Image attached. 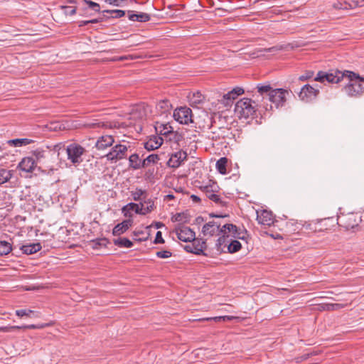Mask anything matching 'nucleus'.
<instances>
[{"label": "nucleus", "instance_id": "f257e3e1", "mask_svg": "<svg viewBox=\"0 0 364 364\" xmlns=\"http://www.w3.org/2000/svg\"><path fill=\"white\" fill-rule=\"evenodd\" d=\"M345 78L350 81L358 80V82H364V77L358 74L349 70L341 71L338 70H331L329 73L320 71L317 73L314 80L321 82L326 81L330 83H338Z\"/></svg>", "mask_w": 364, "mask_h": 364}, {"label": "nucleus", "instance_id": "f03ea898", "mask_svg": "<svg viewBox=\"0 0 364 364\" xmlns=\"http://www.w3.org/2000/svg\"><path fill=\"white\" fill-rule=\"evenodd\" d=\"M54 150L58 151V154L60 151H65L68 160L75 166L79 165L83 161L82 156L86 152L85 149L77 143H71L67 146L60 143L55 146Z\"/></svg>", "mask_w": 364, "mask_h": 364}, {"label": "nucleus", "instance_id": "7ed1b4c3", "mask_svg": "<svg viewBox=\"0 0 364 364\" xmlns=\"http://www.w3.org/2000/svg\"><path fill=\"white\" fill-rule=\"evenodd\" d=\"M257 106V105H256L254 100L244 97L235 104V114L240 119L253 118L256 114Z\"/></svg>", "mask_w": 364, "mask_h": 364}, {"label": "nucleus", "instance_id": "20e7f679", "mask_svg": "<svg viewBox=\"0 0 364 364\" xmlns=\"http://www.w3.org/2000/svg\"><path fill=\"white\" fill-rule=\"evenodd\" d=\"M289 94L290 92L285 89H274L272 93L269 95V100L272 102L277 108L282 107L285 105L287 97Z\"/></svg>", "mask_w": 364, "mask_h": 364}, {"label": "nucleus", "instance_id": "39448f33", "mask_svg": "<svg viewBox=\"0 0 364 364\" xmlns=\"http://www.w3.org/2000/svg\"><path fill=\"white\" fill-rule=\"evenodd\" d=\"M127 146L119 144L113 146L110 151L105 155V157L108 161L116 162L125 158L127 156Z\"/></svg>", "mask_w": 364, "mask_h": 364}, {"label": "nucleus", "instance_id": "423d86ee", "mask_svg": "<svg viewBox=\"0 0 364 364\" xmlns=\"http://www.w3.org/2000/svg\"><path fill=\"white\" fill-rule=\"evenodd\" d=\"M216 188H218V186L215 185L205 186L203 188V191L209 200L214 202L216 205L223 207L226 205V202L216 193Z\"/></svg>", "mask_w": 364, "mask_h": 364}, {"label": "nucleus", "instance_id": "0eeeda50", "mask_svg": "<svg viewBox=\"0 0 364 364\" xmlns=\"http://www.w3.org/2000/svg\"><path fill=\"white\" fill-rule=\"evenodd\" d=\"M345 93L350 97H360L364 93V87L356 81H350L343 87Z\"/></svg>", "mask_w": 364, "mask_h": 364}, {"label": "nucleus", "instance_id": "6e6552de", "mask_svg": "<svg viewBox=\"0 0 364 364\" xmlns=\"http://www.w3.org/2000/svg\"><path fill=\"white\" fill-rule=\"evenodd\" d=\"M221 224L215 221H210L205 223L202 229V232L205 236H215L221 234Z\"/></svg>", "mask_w": 364, "mask_h": 364}, {"label": "nucleus", "instance_id": "1a4fd4ad", "mask_svg": "<svg viewBox=\"0 0 364 364\" xmlns=\"http://www.w3.org/2000/svg\"><path fill=\"white\" fill-rule=\"evenodd\" d=\"M319 90L310 85H305L301 90L299 97L301 100L309 101L313 97H316L318 94Z\"/></svg>", "mask_w": 364, "mask_h": 364}, {"label": "nucleus", "instance_id": "9d476101", "mask_svg": "<svg viewBox=\"0 0 364 364\" xmlns=\"http://www.w3.org/2000/svg\"><path fill=\"white\" fill-rule=\"evenodd\" d=\"M186 95V100L191 107H197L198 105L201 104L204 100V96L198 90L188 91L183 93Z\"/></svg>", "mask_w": 364, "mask_h": 364}, {"label": "nucleus", "instance_id": "9b49d317", "mask_svg": "<svg viewBox=\"0 0 364 364\" xmlns=\"http://www.w3.org/2000/svg\"><path fill=\"white\" fill-rule=\"evenodd\" d=\"M190 244H188L183 246V250L190 253H193L195 255H200L205 248V243L201 240H197L194 241L189 242Z\"/></svg>", "mask_w": 364, "mask_h": 364}, {"label": "nucleus", "instance_id": "f8f14e48", "mask_svg": "<svg viewBox=\"0 0 364 364\" xmlns=\"http://www.w3.org/2000/svg\"><path fill=\"white\" fill-rule=\"evenodd\" d=\"M36 166V161L31 156L24 157L18 164V167L24 172H33Z\"/></svg>", "mask_w": 364, "mask_h": 364}, {"label": "nucleus", "instance_id": "ddd939ff", "mask_svg": "<svg viewBox=\"0 0 364 364\" xmlns=\"http://www.w3.org/2000/svg\"><path fill=\"white\" fill-rule=\"evenodd\" d=\"M257 220L259 224L270 226L274 223V218L272 212L264 210L260 213H257Z\"/></svg>", "mask_w": 364, "mask_h": 364}, {"label": "nucleus", "instance_id": "4468645a", "mask_svg": "<svg viewBox=\"0 0 364 364\" xmlns=\"http://www.w3.org/2000/svg\"><path fill=\"white\" fill-rule=\"evenodd\" d=\"M114 142V138L111 135H105L100 136L95 143V147L98 150H104L111 146Z\"/></svg>", "mask_w": 364, "mask_h": 364}, {"label": "nucleus", "instance_id": "2eb2a0df", "mask_svg": "<svg viewBox=\"0 0 364 364\" xmlns=\"http://www.w3.org/2000/svg\"><path fill=\"white\" fill-rule=\"evenodd\" d=\"M171 105L168 100H161L156 106V112L160 116L171 114Z\"/></svg>", "mask_w": 364, "mask_h": 364}, {"label": "nucleus", "instance_id": "dca6fc26", "mask_svg": "<svg viewBox=\"0 0 364 364\" xmlns=\"http://www.w3.org/2000/svg\"><path fill=\"white\" fill-rule=\"evenodd\" d=\"M154 128L156 132L161 135H167L173 132V127L169 122L163 123L156 122Z\"/></svg>", "mask_w": 364, "mask_h": 364}, {"label": "nucleus", "instance_id": "f3484780", "mask_svg": "<svg viewBox=\"0 0 364 364\" xmlns=\"http://www.w3.org/2000/svg\"><path fill=\"white\" fill-rule=\"evenodd\" d=\"M128 18L132 21L147 22L151 19L149 14L146 13H134L133 11H128Z\"/></svg>", "mask_w": 364, "mask_h": 364}, {"label": "nucleus", "instance_id": "a211bd4d", "mask_svg": "<svg viewBox=\"0 0 364 364\" xmlns=\"http://www.w3.org/2000/svg\"><path fill=\"white\" fill-rule=\"evenodd\" d=\"M256 93L258 94V96L262 97V99L264 97L269 98V95L272 93L274 89L271 87L269 84H258L256 87Z\"/></svg>", "mask_w": 364, "mask_h": 364}, {"label": "nucleus", "instance_id": "6ab92c4d", "mask_svg": "<svg viewBox=\"0 0 364 364\" xmlns=\"http://www.w3.org/2000/svg\"><path fill=\"white\" fill-rule=\"evenodd\" d=\"M132 220H125L123 222L118 223L112 230V234L115 236L120 235L125 232L132 225Z\"/></svg>", "mask_w": 364, "mask_h": 364}, {"label": "nucleus", "instance_id": "aec40b11", "mask_svg": "<svg viewBox=\"0 0 364 364\" xmlns=\"http://www.w3.org/2000/svg\"><path fill=\"white\" fill-rule=\"evenodd\" d=\"M162 143L163 139L161 137L154 136L146 141L144 145L147 151H153L159 148Z\"/></svg>", "mask_w": 364, "mask_h": 364}, {"label": "nucleus", "instance_id": "412c9836", "mask_svg": "<svg viewBox=\"0 0 364 364\" xmlns=\"http://www.w3.org/2000/svg\"><path fill=\"white\" fill-rule=\"evenodd\" d=\"M244 93V90L241 87H235L231 91L223 95V103L228 105L229 102L235 100L237 96L241 95Z\"/></svg>", "mask_w": 364, "mask_h": 364}, {"label": "nucleus", "instance_id": "4be33fe9", "mask_svg": "<svg viewBox=\"0 0 364 364\" xmlns=\"http://www.w3.org/2000/svg\"><path fill=\"white\" fill-rule=\"evenodd\" d=\"M181 152L178 151L171 154L169 160L167 162V164L169 167L178 168L181 166Z\"/></svg>", "mask_w": 364, "mask_h": 364}, {"label": "nucleus", "instance_id": "5701e85b", "mask_svg": "<svg viewBox=\"0 0 364 364\" xmlns=\"http://www.w3.org/2000/svg\"><path fill=\"white\" fill-rule=\"evenodd\" d=\"M33 142L32 139L27 138L14 139L6 141V144L11 146L21 147L28 145Z\"/></svg>", "mask_w": 364, "mask_h": 364}, {"label": "nucleus", "instance_id": "b1692460", "mask_svg": "<svg viewBox=\"0 0 364 364\" xmlns=\"http://www.w3.org/2000/svg\"><path fill=\"white\" fill-rule=\"evenodd\" d=\"M129 166L133 169H139L141 168H144L143 161L139 159V156L137 154H132L129 158Z\"/></svg>", "mask_w": 364, "mask_h": 364}, {"label": "nucleus", "instance_id": "393cba45", "mask_svg": "<svg viewBox=\"0 0 364 364\" xmlns=\"http://www.w3.org/2000/svg\"><path fill=\"white\" fill-rule=\"evenodd\" d=\"M41 249V245L40 243L29 244V245H23L21 247V250L23 251V252L26 255L34 254V253L40 251Z\"/></svg>", "mask_w": 364, "mask_h": 364}, {"label": "nucleus", "instance_id": "a878e982", "mask_svg": "<svg viewBox=\"0 0 364 364\" xmlns=\"http://www.w3.org/2000/svg\"><path fill=\"white\" fill-rule=\"evenodd\" d=\"M84 126L85 127L92 128V129L108 128V127L111 128L112 127L111 123H109L107 122L100 121L98 119H95V120H93V122L85 123V124H84Z\"/></svg>", "mask_w": 364, "mask_h": 364}, {"label": "nucleus", "instance_id": "bb28decb", "mask_svg": "<svg viewBox=\"0 0 364 364\" xmlns=\"http://www.w3.org/2000/svg\"><path fill=\"white\" fill-rule=\"evenodd\" d=\"M221 235L222 236L218 239L215 245L217 247L218 251L224 252V248H228V245L229 243V235L225 234Z\"/></svg>", "mask_w": 364, "mask_h": 364}, {"label": "nucleus", "instance_id": "cd10ccee", "mask_svg": "<svg viewBox=\"0 0 364 364\" xmlns=\"http://www.w3.org/2000/svg\"><path fill=\"white\" fill-rule=\"evenodd\" d=\"M154 202L151 200H146V199L141 202V215H146L151 212L154 209Z\"/></svg>", "mask_w": 364, "mask_h": 364}, {"label": "nucleus", "instance_id": "c85d7f7f", "mask_svg": "<svg viewBox=\"0 0 364 364\" xmlns=\"http://www.w3.org/2000/svg\"><path fill=\"white\" fill-rule=\"evenodd\" d=\"M199 240L196 237L195 232L188 227H183V242H188Z\"/></svg>", "mask_w": 364, "mask_h": 364}, {"label": "nucleus", "instance_id": "c756f323", "mask_svg": "<svg viewBox=\"0 0 364 364\" xmlns=\"http://www.w3.org/2000/svg\"><path fill=\"white\" fill-rule=\"evenodd\" d=\"M146 191H143L140 188H136L135 191H131V196L134 200L136 201H144L146 198Z\"/></svg>", "mask_w": 364, "mask_h": 364}, {"label": "nucleus", "instance_id": "7c9ffc66", "mask_svg": "<svg viewBox=\"0 0 364 364\" xmlns=\"http://www.w3.org/2000/svg\"><path fill=\"white\" fill-rule=\"evenodd\" d=\"M237 228L233 224H225L221 227V234L228 235V233L232 232L233 237H237Z\"/></svg>", "mask_w": 364, "mask_h": 364}, {"label": "nucleus", "instance_id": "2f4dec72", "mask_svg": "<svg viewBox=\"0 0 364 364\" xmlns=\"http://www.w3.org/2000/svg\"><path fill=\"white\" fill-rule=\"evenodd\" d=\"M227 164L228 159L226 157H222L216 162V169L220 173L223 175L227 173Z\"/></svg>", "mask_w": 364, "mask_h": 364}, {"label": "nucleus", "instance_id": "473e14b6", "mask_svg": "<svg viewBox=\"0 0 364 364\" xmlns=\"http://www.w3.org/2000/svg\"><path fill=\"white\" fill-rule=\"evenodd\" d=\"M114 244L120 247L130 248L133 246L132 242L126 237H119L114 240Z\"/></svg>", "mask_w": 364, "mask_h": 364}, {"label": "nucleus", "instance_id": "72a5a7b5", "mask_svg": "<svg viewBox=\"0 0 364 364\" xmlns=\"http://www.w3.org/2000/svg\"><path fill=\"white\" fill-rule=\"evenodd\" d=\"M12 171L0 168V185L8 182L12 177Z\"/></svg>", "mask_w": 364, "mask_h": 364}, {"label": "nucleus", "instance_id": "f704fd0d", "mask_svg": "<svg viewBox=\"0 0 364 364\" xmlns=\"http://www.w3.org/2000/svg\"><path fill=\"white\" fill-rule=\"evenodd\" d=\"M242 247L241 243L237 240H232L229 238V243L228 245V252L230 253H235L238 252Z\"/></svg>", "mask_w": 364, "mask_h": 364}, {"label": "nucleus", "instance_id": "c9c22d12", "mask_svg": "<svg viewBox=\"0 0 364 364\" xmlns=\"http://www.w3.org/2000/svg\"><path fill=\"white\" fill-rule=\"evenodd\" d=\"M183 124H193L192 110L183 106Z\"/></svg>", "mask_w": 364, "mask_h": 364}, {"label": "nucleus", "instance_id": "e433bc0d", "mask_svg": "<svg viewBox=\"0 0 364 364\" xmlns=\"http://www.w3.org/2000/svg\"><path fill=\"white\" fill-rule=\"evenodd\" d=\"M12 250L11 245L6 241H0V256L6 255Z\"/></svg>", "mask_w": 364, "mask_h": 364}, {"label": "nucleus", "instance_id": "4c0bfd02", "mask_svg": "<svg viewBox=\"0 0 364 364\" xmlns=\"http://www.w3.org/2000/svg\"><path fill=\"white\" fill-rule=\"evenodd\" d=\"M159 160V155L155 154L149 155L146 159L143 160L144 168L148 166L151 164H156Z\"/></svg>", "mask_w": 364, "mask_h": 364}, {"label": "nucleus", "instance_id": "58836bf2", "mask_svg": "<svg viewBox=\"0 0 364 364\" xmlns=\"http://www.w3.org/2000/svg\"><path fill=\"white\" fill-rule=\"evenodd\" d=\"M343 304H325L321 307L325 311H336L345 307Z\"/></svg>", "mask_w": 364, "mask_h": 364}, {"label": "nucleus", "instance_id": "ea45409f", "mask_svg": "<svg viewBox=\"0 0 364 364\" xmlns=\"http://www.w3.org/2000/svg\"><path fill=\"white\" fill-rule=\"evenodd\" d=\"M127 209L128 210L134 211L136 213L141 214V203L139 204L129 203L123 208V211L126 210Z\"/></svg>", "mask_w": 364, "mask_h": 364}, {"label": "nucleus", "instance_id": "a19ab883", "mask_svg": "<svg viewBox=\"0 0 364 364\" xmlns=\"http://www.w3.org/2000/svg\"><path fill=\"white\" fill-rule=\"evenodd\" d=\"M200 165V161H198L197 160H195L194 162L192 164L191 168H189L187 171V173H183V177H188V176H193V173L196 172V170L199 168V166Z\"/></svg>", "mask_w": 364, "mask_h": 364}, {"label": "nucleus", "instance_id": "79ce46f5", "mask_svg": "<svg viewBox=\"0 0 364 364\" xmlns=\"http://www.w3.org/2000/svg\"><path fill=\"white\" fill-rule=\"evenodd\" d=\"M237 318V317L232 316H216L213 318H207L206 320H214L216 322L220 321H231L232 319Z\"/></svg>", "mask_w": 364, "mask_h": 364}, {"label": "nucleus", "instance_id": "37998d69", "mask_svg": "<svg viewBox=\"0 0 364 364\" xmlns=\"http://www.w3.org/2000/svg\"><path fill=\"white\" fill-rule=\"evenodd\" d=\"M33 156L35 157L33 158L35 161L37 162H39L42 159L45 157V151L42 149H36L34 150L33 152Z\"/></svg>", "mask_w": 364, "mask_h": 364}, {"label": "nucleus", "instance_id": "c03bdc74", "mask_svg": "<svg viewBox=\"0 0 364 364\" xmlns=\"http://www.w3.org/2000/svg\"><path fill=\"white\" fill-rule=\"evenodd\" d=\"M364 5V0H350L347 1V6L349 9H354L357 6H362Z\"/></svg>", "mask_w": 364, "mask_h": 364}, {"label": "nucleus", "instance_id": "a18cd8bd", "mask_svg": "<svg viewBox=\"0 0 364 364\" xmlns=\"http://www.w3.org/2000/svg\"><path fill=\"white\" fill-rule=\"evenodd\" d=\"M181 112H182V107H177L173 114V117L174 118L175 121L178 122L179 124H182Z\"/></svg>", "mask_w": 364, "mask_h": 364}, {"label": "nucleus", "instance_id": "49530a36", "mask_svg": "<svg viewBox=\"0 0 364 364\" xmlns=\"http://www.w3.org/2000/svg\"><path fill=\"white\" fill-rule=\"evenodd\" d=\"M33 314V311L30 309H19L16 311V315L19 317H22L24 316H31V314Z\"/></svg>", "mask_w": 364, "mask_h": 364}, {"label": "nucleus", "instance_id": "de8ad7c7", "mask_svg": "<svg viewBox=\"0 0 364 364\" xmlns=\"http://www.w3.org/2000/svg\"><path fill=\"white\" fill-rule=\"evenodd\" d=\"M84 1L88 4L89 7L92 9V10L100 12V6L99 4L95 3L94 1H90V0H84Z\"/></svg>", "mask_w": 364, "mask_h": 364}, {"label": "nucleus", "instance_id": "09e8293b", "mask_svg": "<svg viewBox=\"0 0 364 364\" xmlns=\"http://www.w3.org/2000/svg\"><path fill=\"white\" fill-rule=\"evenodd\" d=\"M318 223H308L304 225V228L307 230H311L312 232L321 231V228H318Z\"/></svg>", "mask_w": 364, "mask_h": 364}, {"label": "nucleus", "instance_id": "8fccbe9b", "mask_svg": "<svg viewBox=\"0 0 364 364\" xmlns=\"http://www.w3.org/2000/svg\"><path fill=\"white\" fill-rule=\"evenodd\" d=\"M333 7L335 9H343V10L348 9V7L347 6V1H343V2L337 1V2H335L333 4Z\"/></svg>", "mask_w": 364, "mask_h": 364}, {"label": "nucleus", "instance_id": "3c124183", "mask_svg": "<svg viewBox=\"0 0 364 364\" xmlns=\"http://www.w3.org/2000/svg\"><path fill=\"white\" fill-rule=\"evenodd\" d=\"M36 326H37L36 325L31 324V325H25V326H14L9 327V329H37Z\"/></svg>", "mask_w": 364, "mask_h": 364}, {"label": "nucleus", "instance_id": "603ef678", "mask_svg": "<svg viewBox=\"0 0 364 364\" xmlns=\"http://www.w3.org/2000/svg\"><path fill=\"white\" fill-rule=\"evenodd\" d=\"M93 242L95 245L94 247L97 248L98 247L106 246L107 240L106 238H100L93 241Z\"/></svg>", "mask_w": 364, "mask_h": 364}, {"label": "nucleus", "instance_id": "864d4df0", "mask_svg": "<svg viewBox=\"0 0 364 364\" xmlns=\"http://www.w3.org/2000/svg\"><path fill=\"white\" fill-rule=\"evenodd\" d=\"M62 9L65 10V13L67 15H74L76 13V8L73 6H63Z\"/></svg>", "mask_w": 364, "mask_h": 364}, {"label": "nucleus", "instance_id": "5fc2aeb1", "mask_svg": "<svg viewBox=\"0 0 364 364\" xmlns=\"http://www.w3.org/2000/svg\"><path fill=\"white\" fill-rule=\"evenodd\" d=\"M314 76V72L309 70L306 71L304 75L299 76V80L301 81H305L308 79L311 78Z\"/></svg>", "mask_w": 364, "mask_h": 364}, {"label": "nucleus", "instance_id": "6e6d98bb", "mask_svg": "<svg viewBox=\"0 0 364 364\" xmlns=\"http://www.w3.org/2000/svg\"><path fill=\"white\" fill-rule=\"evenodd\" d=\"M156 256L159 258H168L171 256V252L167 250L159 251L156 252Z\"/></svg>", "mask_w": 364, "mask_h": 364}, {"label": "nucleus", "instance_id": "4d7b16f0", "mask_svg": "<svg viewBox=\"0 0 364 364\" xmlns=\"http://www.w3.org/2000/svg\"><path fill=\"white\" fill-rule=\"evenodd\" d=\"M155 244H163L164 243V240L162 237V233L160 231H158L156 234L155 240L154 242Z\"/></svg>", "mask_w": 364, "mask_h": 364}, {"label": "nucleus", "instance_id": "13d9d810", "mask_svg": "<svg viewBox=\"0 0 364 364\" xmlns=\"http://www.w3.org/2000/svg\"><path fill=\"white\" fill-rule=\"evenodd\" d=\"M314 355V353H306V354H304L300 357H297L294 359L295 362L296 363H301L303 360H305L306 359H308L310 356Z\"/></svg>", "mask_w": 364, "mask_h": 364}, {"label": "nucleus", "instance_id": "bf43d9fd", "mask_svg": "<svg viewBox=\"0 0 364 364\" xmlns=\"http://www.w3.org/2000/svg\"><path fill=\"white\" fill-rule=\"evenodd\" d=\"M107 12H109L111 14H114L115 18H120L124 16L125 11L122 10H112V11H107Z\"/></svg>", "mask_w": 364, "mask_h": 364}, {"label": "nucleus", "instance_id": "052dcab7", "mask_svg": "<svg viewBox=\"0 0 364 364\" xmlns=\"http://www.w3.org/2000/svg\"><path fill=\"white\" fill-rule=\"evenodd\" d=\"M176 235H177V237L179 240H182V226L181 224H178L176 227Z\"/></svg>", "mask_w": 364, "mask_h": 364}, {"label": "nucleus", "instance_id": "680f3d73", "mask_svg": "<svg viewBox=\"0 0 364 364\" xmlns=\"http://www.w3.org/2000/svg\"><path fill=\"white\" fill-rule=\"evenodd\" d=\"M189 199H191L193 203H199L200 202V198L196 195H191Z\"/></svg>", "mask_w": 364, "mask_h": 364}, {"label": "nucleus", "instance_id": "e2e57ef3", "mask_svg": "<svg viewBox=\"0 0 364 364\" xmlns=\"http://www.w3.org/2000/svg\"><path fill=\"white\" fill-rule=\"evenodd\" d=\"M181 218H182V213H176L175 215H173L172 217V221H173V222L180 221L181 220Z\"/></svg>", "mask_w": 364, "mask_h": 364}, {"label": "nucleus", "instance_id": "0e129e2a", "mask_svg": "<svg viewBox=\"0 0 364 364\" xmlns=\"http://www.w3.org/2000/svg\"><path fill=\"white\" fill-rule=\"evenodd\" d=\"M152 226H154L156 229H159L164 227V224L161 222H155L152 224Z\"/></svg>", "mask_w": 364, "mask_h": 364}, {"label": "nucleus", "instance_id": "69168bd1", "mask_svg": "<svg viewBox=\"0 0 364 364\" xmlns=\"http://www.w3.org/2000/svg\"><path fill=\"white\" fill-rule=\"evenodd\" d=\"M127 58H127V56H121V57H119V58H112L111 60H112V61H116V60H120V61H122V60H126V59H127Z\"/></svg>", "mask_w": 364, "mask_h": 364}, {"label": "nucleus", "instance_id": "338daca9", "mask_svg": "<svg viewBox=\"0 0 364 364\" xmlns=\"http://www.w3.org/2000/svg\"><path fill=\"white\" fill-rule=\"evenodd\" d=\"M37 326V329H42V328H44L45 327H47L49 326V324L48 323H41V324H37L36 325Z\"/></svg>", "mask_w": 364, "mask_h": 364}, {"label": "nucleus", "instance_id": "774afa93", "mask_svg": "<svg viewBox=\"0 0 364 364\" xmlns=\"http://www.w3.org/2000/svg\"><path fill=\"white\" fill-rule=\"evenodd\" d=\"M87 24H89V21H81L79 22L80 27L87 25Z\"/></svg>", "mask_w": 364, "mask_h": 364}]
</instances>
